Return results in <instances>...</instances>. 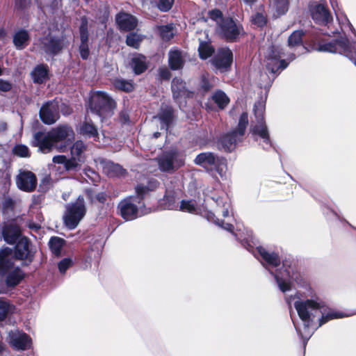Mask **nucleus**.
Masks as SVG:
<instances>
[{"mask_svg": "<svg viewBox=\"0 0 356 356\" xmlns=\"http://www.w3.org/2000/svg\"><path fill=\"white\" fill-rule=\"evenodd\" d=\"M294 307L297 310L300 318L303 323L302 327H297L296 325L295 327L297 332L303 339L304 346H305L306 342L314 332V330L311 329L310 326L314 318L317 315L321 314V318L319 319L318 327L330 320L347 316V315L342 312L328 308L323 301L318 299L297 300L294 303Z\"/></svg>", "mask_w": 356, "mask_h": 356, "instance_id": "1", "label": "nucleus"}, {"mask_svg": "<svg viewBox=\"0 0 356 356\" xmlns=\"http://www.w3.org/2000/svg\"><path fill=\"white\" fill-rule=\"evenodd\" d=\"M74 139V132L68 125H59L48 132L38 131L33 136V145L40 152L47 154L53 149L65 152Z\"/></svg>", "mask_w": 356, "mask_h": 356, "instance_id": "2", "label": "nucleus"}, {"mask_svg": "<svg viewBox=\"0 0 356 356\" xmlns=\"http://www.w3.org/2000/svg\"><path fill=\"white\" fill-rule=\"evenodd\" d=\"M158 181L152 179L147 185L139 184L136 187V195L130 196L122 200L118 204L120 216L126 220H132L150 212L147 210L143 201L149 191L158 186Z\"/></svg>", "mask_w": 356, "mask_h": 356, "instance_id": "3", "label": "nucleus"}, {"mask_svg": "<svg viewBox=\"0 0 356 356\" xmlns=\"http://www.w3.org/2000/svg\"><path fill=\"white\" fill-rule=\"evenodd\" d=\"M0 277H5L8 287L18 285L24 277V272L19 267L14 266L11 250L8 248L0 251Z\"/></svg>", "mask_w": 356, "mask_h": 356, "instance_id": "4", "label": "nucleus"}, {"mask_svg": "<svg viewBox=\"0 0 356 356\" xmlns=\"http://www.w3.org/2000/svg\"><path fill=\"white\" fill-rule=\"evenodd\" d=\"M211 19L217 24V33L228 41H234L243 33L241 25L230 17H222V13L218 10L209 12Z\"/></svg>", "mask_w": 356, "mask_h": 356, "instance_id": "5", "label": "nucleus"}, {"mask_svg": "<svg viewBox=\"0 0 356 356\" xmlns=\"http://www.w3.org/2000/svg\"><path fill=\"white\" fill-rule=\"evenodd\" d=\"M194 163L200 165L209 172H216L221 178H226L227 160L212 152L199 154L195 159Z\"/></svg>", "mask_w": 356, "mask_h": 356, "instance_id": "6", "label": "nucleus"}, {"mask_svg": "<svg viewBox=\"0 0 356 356\" xmlns=\"http://www.w3.org/2000/svg\"><path fill=\"white\" fill-rule=\"evenodd\" d=\"M89 105L90 111L102 119L111 116L115 108L114 101L103 92H94Z\"/></svg>", "mask_w": 356, "mask_h": 356, "instance_id": "7", "label": "nucleus"}, {"mask_svg": "<svg viewBox=\"0 0 356 356\" xmlns=\"http://www.w3.org/2000/svg\"><path fill=\"white\" fill-rule=\"evenodd\" d=\"M248 123V114L243 113L240 117L237 129L225 135L220 140L225 151L231 152L235 149L237 143L242 140Z\"/></svg>", "mask_w": 356, "mask_h": 356, "instance_id": "8", "label": "nucleus"}, {"mask_svg": "<svg viewBox=\"0 0 356 356\" xmlns=\"http://www.w3.org/2000/svg\"><path fill=\"white\" fill-rule=\"evenodd\" d=\"M265 111V104L259 101L254 104V113L256 118V124L251 127V133L254 136H259L265 143L264 148H268L270 146V141L267 127L264 120V113Z\"/></svg>", "mask_w": 356, "mask_h": 356, "instance_id": "9", "label": "nucleus"}, {"mask_svg": "<svg viewBox=\"0 0 356 356\" xmlns=\"http://www.w3.org/2000/svg\"><path fill=\"white\" fill-rule=\"evenodd\" d=\"M86 211L84 199L79 196L74 203L66 206V212L63 216L65 225L70 229L76 227Z\"/></svg>", "mask_w": 356, "mask_h": 356, "instance_id": "10", "label": "nucleus"}, {"mask_svg": "<svg viewBox=\"0 0 356 356\" xmlns=\"http://www.w3.org/2000/svg\"><path fill=\"white\" fill-rule=\"evenodd\" d=\"M179 209L184 212L200 214L205 217L208 220L215 222L224 229L233 232L234 226L232 224L225 223L222 221H219L218 219H216L214 213L211 211L202 210L197 206L194 200H182L179 207Z\"/></svg>", "mask_w": 356, "mask_h": 356, "instance_id": "11", "label": "nucleus"}, {"mask_svg": "<svg viewBox=\"0 0 356 356\" xmlns=\"http://www.w3.org/2000/svg\"><path fill=\"white\" fill-rule=\"evenodd\" d=\"M184 163L183 155L177 151L164 153L158 159L159 169L163 172H172Z\"/></svg>", "mask_w": 356, "mask_h": 356, "instance_id": "12", "label": "nucleus"}, {"mask_svg": "<svg viewBox=\"0 0 356 356\" xmlns=\"http://www.w3.org/2000/svg\"><path fill=\"white\" fill-rule=\"evenodd\" d=\"M282 51L278 47H270L266 52L265 61L267 69L272 73L284 70L288 66L285 60H281Z\"/></svg>", "mask_w": 356, "mask_h": 356, "instance_id": "13", "label": "nucleus"}, {"mask_svg": "<svg viewBox=\"0 0 356 356\" xmlns=\"http://www.w3.org/2000/svg\"><path fill=\"white\" fill-rule=\"evenodd\" d=\"M60 104L56 100L45 103L40 110L41 120L47 124L55 123L59 118Z\"/></svg>", "mask_w": 356, "mask_h": 356, "instance_id": "14", "label": "nucleus"}, {"mask_svg": "<svg viewBox=\"0 0 356 356\" xmlns=\"http://www.w3.org/2000/svg\"><path fill=\"white\" fill-rule=\"evenodd\" d=\"M319 51L346 54L349 51V42L346 37L332 42H322L317 47Z\"/></svg>", "mask_w": 356, "mask_h": 356, "instance_id": "15", "label": "nucleus"}, {"mask_svg": "<svg viewBox=\"0 0 356 356\" xmlns=\"http://www.w3.org/2000/svg\"><path fill=\"white\" fill-rule=\"evenodd\" d=\"M232 52L228 48L222 47L218 50L216 54L211 60L216 69L223 72L226 71L232 63Z\"/></svg>", "mask_w": 356, "mask_h": 356, "instance_id": "16", "label": "nucleus"}, {"mask_svg": "<svg viewBox=\"0 0 356 356\" xmlns=\"http://www.w3.org/2000/svg\"><path fill=\"white\" fill-rule=\"evenodd\" d=\"M8 338L9 343L16 350H24L31 346V339L29 336L19 330L10 332Z\"/></svg>", "mask_w": 356, "mask_h": 356, "instance_id": "17", "label": "nucleus"}, {"mask_svg": "<svg viewBox=\"0 0 356 356\" xmlns=\"http://www.w3.org/2000/svg\"><path fill=\"white\" fill-rule=\"evenodd\" d=\"M173 113L171 107L162 106L158 115L153 118V123L160 127L161 130L168 131L173 121Z\"/></svg>", "mask_w": 356, "mask_h": 356, "instance_id": "18", "label": "nucleus"}, {"mask_svg": "<svg viewBox=\"0 0 356 356\" xmlns=\"http://www.w3.org/2000/svg\"><path fill=\"white\" fill-rule=\"evenodd\" d=\"M17 187L26 192L33 191L37 184L35 175L31 171H21L17 177Z\"/></svg>", "mask_w": 356, "mask_h": 356, "instance_id": "19", "label": "nucleus"}, {"mask_svg": "<svg viewBox=\"0 0 356 356\" xmlns=\"http://www.w3.org/2000/svg\"><path fill=\"white\" fill-rule=\"evenodd\" d=\"M65 46L64 39H59L49 35L42 40L41 48L50 55L57 54Z\"/></svg>", "mask_w": 356, "mask_h": 356, "instance_id": "20", "label": "nucleus"}, {"mask_svg": "<svg viewBox=\"0 0 356 356\" xmlns=\"http://www.w3.org/2000/svg\"><path fill=\"white\" fill-rule=\"evenodd\" d=\"M255 257L260 256L261 259L266 262V268H275L280 265V259L277 254L275 252H270L263 247H257L253 251Z\"/></svg>", "mask_w": 356, "mask_h": 356, "instance_id": "21", "label": "nucleus"}, {"mask_svg": "<svg viewBox=\"0 0 356 356\" xmlns=\"http://www.w3.org/2000/svg\"><path fill=\"white\" fill-rule=\"evenodd\" d=\"M312 19L318 24H325L331 19L330 14L327 8L322 4H318L313 7L311 10Z\"/></svg>", "mask_w": 356, "mask_h": 356, "instance_id": "22", "label": "nucleus"}, {"mask_svg": "<svg viewBox=\"0 0 356 356\" xmlns=\"http://www.w3.org/2000/svg\"><path fill=\"white\" fill-rule=\"evenodd\" d=\"M116 22L119 28L125 31H131L137 26V19L128 13H120L116 17Z\"/></svg>", "mask_w": 356, "mask_h": 356, "instance_id": "23", "label": "nucleus"}, {"mask_svg": "<svg viewBox=\"0 0 356 356\" xmlns=\"http://www.w3.org/2000/svg\"><path fill=\"white\" fill-rule=\"evenodd\" d=\"M280 289L282 292H286L291 289L290 280H293V274L290 275V271L288 269H284L283 271H280L273 274Z\"/></svg>", "mask_w": 356, "mask_h": 356, "instance_id": "24", "label": "nucleus"}, {"mask_svg": "<svg viewBox=\"0 0 356 356\" xmlns=\"http://www.w3.org/2000/svg\"><path fill=\"white\" fill-rule=\"evenodd\" d=\"M2 235L8 243L13 244L19 239L20 230L16 225L6 224L2 228Z\"/></svg>", "mask_w": 356, "mask_h": 356, "instance_id": "25", "label": "nucleus"}, {"mask_svg": "<svg viewBox=\"0 0 356 356\" xmlns=\"http://www.w3.org/2000/svg\"><path fill=\"white\" fill-rule=\"evenodd\" d=\"M172 91L173 97L176 100L188 96L189 92L186 90L185 83L181 79L175 78L172 82Z\"/></svg>", "mask_w": 356, "mask_h": 356, "instance_id": "26", "label": "nucleus"}, {"mask_svg": "<svg viewBox=\"0 0 356 356\" xmlns=\"http://www.w3.org/2000/svg\"><path fill=\"white\" fill-rule=\"evenodd\" d=\"M168 62L170 67L173 70L181 68L184 63L182 53L179 50H171L168 54Z\"/></svg>", "mask_w": 356, "mask_h": 356, "instance_id": "27", "label": "nucleus"}, {"mask_svg": "<svg viewBox=\"0 0 356 356\" xmlns=\"http://www.w3.org/2000/svg\"><path fill=\"white\" fill-rule=\"evenodd\" d=\"M29 255V243L26 238H20L15 250V256L18 259H27Z\"/></svg>", "mask_w": 356, "mask_h": 356, "instance_id": "28", "label": "nucleus"}, {"mask_svg": "<svg viewBox=\"0 0 356 356\" xmlns=\"http://www.w3.org/2000/svg\"><path fill=\"white\" fill-rule=\"evenodd\" d=\"M270 8L275 17L286 13L289 8V0H271Z\"/></svg>", "mask_w": 356, "mask_h": 356, "instance_id": "29", "label": "nucleus"}, {"mask_svg": "<svg viewBox=\"0 0 356 356\" xmlns=\"http://www.w3.org/2000/svg\"><path fill=\"white\" fill-rule=\"evenodd\" d=\"M29 40V35L26 30H19L13 35V43L17 49H22L25 48Z\"/></svg>", "mask_w": 356, "mask_h": 356, "instance_id": "30", "label": "nucleus"}, {"mask_svg": "<svg viewBox=\"0 0 356 356\" xmlns=\"http://www.w3.org/2000/svg\"><path fill=\"white\" fill-rule=\"evenodd\" d=\"M103 169L105 173L111 177L122 175L124 172V169L119 164L111 161L105 162Z\"/></svg>", "mask_w": 356, "mask_h": 356, "instance_id": "31", "label": "nucleus"}, {"mask_svg": "<svg viewBox=\"0 0 356 356\" xmlns=\"http://www.w3.org/2000/svg\"><path fill=\"white\" fill-rule=\"evenodd\" d=\"M47 67L46 65H40L35 67L31 75L35 83H40L47 79Z\"/></svg>", "mask_w": 356, "mask_h": 356, "instance_id": "32", "label": "nucleus"}, {"mask_svg": "<svg viewBox=\"0 0 356 356\" xmlns=\"http://www.w3.org/2000/svg\"><path fill=\"white\" fill-rule=\"evenodd\" d=\"M131 61L136 74H141L147 69L145 57L144 56L140 54L134 55Z\"/></svg>", "mask_w": 356, "mask_h": 356, "instance_id": "33", "label": "nucleus"}, {"mask_svg": "<svg viewBox=\"0 0 356 356\" xmlns=\"http://www.w3.org/2000/svg\"><path fill=\"white\" fill-rule=\"evenodd\" d=\"M163 209L178 210L179 205L176 202V198L173 193L166 194L161 203Z\"/></svg>", "mask_w": 356, "mask_h": 356, "instance_id": "34", "label": "nucleus"}, {"mask_svg": "<svg viewBox=\"0 0 356 356\" xmlns=\"http://www.w3.org/2000/svg\"><path fill=\"white\" fill-rule=\"evenodd\" d=\"M65 243V241L64 239L57 236L51 237L49 242L51 252L56 256L60 254L61 249Z\"/></svg>", "mask_w": 356, "mask_h": 356, "instance_id": "35", "label": "nucleus"}, {"mask_svg": "<svg viewBox=\"0 0 356 356\" xmlns=\"http://www.w3.org/2000/svg\"><path fill=\"white\" fill-rule=\"evenodd\" d=\"M86 145L82 141L78 140L75 142L71 147V156L83 161V154L86 151Z\"/></svg>", "mask_w": 356, "mask_h": 356, "instance_id": "36", "label": "nucleus"}, {"mask_svg": "<svg viewBox=\"0 0 356 356\" xmlns=\"http://www.w3.org/2000/svg\"><path fill=\"white\" fill-rule=\"evenodd\" d=\"M159 34L165 41H168L175 35L176 31L172 24H167L159 27Z\"/></svg>", "mask_w": 356, "mask_h": 356, "instance_id": "37", "label": "nucleus"}, {"mask_svg": "<svg viewBox=\"0 0 356 356\" xmlns=\"http://www.w3.org/2000/svg\"><path fill=\"white\" fill-rule=\"evenodd\" d=\"M198 51L202 59H207L212 55L214 49L209 42L201 41L198 47Z\"/></svg>", "mask_w": 356, "mask_h": 356, "instance_id": "38", "label": "nucleus"}, {"mask_svg": "<svg viewBox=\"0 0 356 356\" xmlns=\"http://www.w3.org/2000/svg\"><path fill=\"white\" fill-rule=\"evenodd\" d=\"M212 99L218 104L220 108H224L229 102L228 97L221 90L216 91L213 95Z\"/></svg>", "mask_w": 356, "mask_h": 356, "instance_id": "39", "label": "nucleus"}, {"mask_svg": "<svg viewBox=\"0 0 356 356\" xmlns=\"http://www.w3.org/2000/svg\"><path fill=\"white\" fill-rule=\"evenodd\" d=\"M216 202L217 207H218L217 211L221 212L223 217H227L229 216V209L230 208L229 200L227 198L218 197Z\"/></svg>", "mask_w": 356, "mask_h": 356, "instance_id": "40", "label": "nucleus"}, {"mask_svg": "<svg viewBox=\"0 0 356 356\" xmlns=\"http://www.w3.org/2000/svg\"><path fill=\"white\" fill-rule=\"evenodd\" d=\"M80 132L82 135L88 137H95L97 135V128L90 122H84L80 128Z\"/></svg>", "mask_w": 356, "mask_h": 356, "instance_id": "41", "label": "nucleus"}, {"mask_svg": "<svg viewBox=\"0 0 356 356\" xmlns=\"http://www.w3.org/2000/svg\"><path fill=\"white\" fill-rule=\"evenodd\" d=\"M144 37L137 33H130L127 36L126 43L128 46L138 49Z\"/></svg>", "mask_w": 356, "mask_h": 356, "instance_id": "42", "label": "nucleus"}, {"mask_svg": "<svg viewBox=\"0 0 356 356\" xmlns=\"http://www.w3.org/2000/svg\"><path fill=\"white\" fill-rule=\"evenodd\" d=\"M302 31H295L289 38L288 43L290 47L299 46L302 44Z\"/></svg>", "mask_w": 356, "mask_h": 356, "instance_id": "43", "label": "nucleus"}, {"mask_svg": "<svg viewBox=\"0 0 356 356\" xmlns=\"http://www.w3.org/2000/svg\"><path fill=\"white\" fill-rule=\"evenodd\" d=\"M114 86L116 88L125 92H130L134 89V86L130 81L122 79H115Z\"/></svg>", "mask_w": 356, "mask_h": 356, "instance_id": "44", "label": "nucleus"}, {"mask_svg": "<svg viewBox=\"0 0 356 356\" xmlns=\"http://www.w3.org/2000/svg\"><path fill=\"white\" fill-rule=\"evenodd\" d=\"M81 43H88V21L83 17L81 19V25L80 26Z\"/></svg>", "mask_w": 356, "mask_h": 356, "instance_id": "45", "label": "nucleus"}, {"mask_svg": "<svg viewBox=\"0 0 356 356\" xmlns=\"http://www.w3.org/2000/svg\"><path fill=\"white\" fill-rule=\"evenodd\" d=\"M13 153L20 157H29L30 156L29 149L24 145H17L13 147Z\"/></svg>", "mask_w": 356, "mask_h": 356, "instance_id": "46", "label": "nucleus"}, {"mask_svg": "<svg viewBox=\"0 0 356 356\" xmlns=\"http://www.w3.org/2000/svg\"><path fill=\"white\" fill-rule=\"evenodd\" d=\"M81 162L83 161L79 160V159H76L71 156L70 159L67 158L64 168L66 170L68 171L75 170L80 165Z\"/></svg>", "mask_w": 356, "mask_h": 356, "instance_id": "47", "label": "nucleus"}, {"mask_svg": "<svg viewBox=\"0 0 356 356\" xmlns=\"http://www.w3.org/2000/svg\"><path fill=\"white\" fill-rule=\"evenodd\" d=\"M11 310V306L5 301L0 300V321L4 320Z\"/></svg>", "mask_w": 356, "mask_h": 356, "instance_id": "48", "label": "nucleus"}, {"mask_svg": "<svg viewBox=\"0 0 356 356\" xmlns=\"http://www.w3.org/2000/svg\"><path fill=\"white\" fill-rule=\"evenodd\" d=\"M157 3L158 8L161 11H168L169 10L174 2V0H155Z\"/></svg>", "mask_w": 356, "mask_h": 356, "instance_id": "49", "label": "nucleus"}, {"mask_svg": "<svg viewBox=\"0 0 356 356\" xmlns=\"http://www.w3.org/2000/svg\"><path fill=\"white\" fill-rule=\"evenodd\" d=\"M73 261L70 258L62 259L58 265L60 273H65L66 270L72 265Z\"/></svg>", "mask_w": 356, "mask_h": 356, "instance_id": "50", "label": "nucleus"}, {"mask_svg": "<svg viewBox=\"0 0 356 356\" xmlns=\"http://www.w3.org/2000/svg\"><path fill=\"white\" fill-rule=\"evenodd\" d=\"M252 22L257 26H263L266 24V19L262 13H257L252 17Z\"/></svg>", "mask_w": 356, "mask_h": 356, "instance_id": "51", "label": "nucleus"}, {"mask_svg": "<svg viewBox=\"0 0 356 356\" xmlns=\"http://www.w3.org/2000/svg\"><path fill=\"white\" fill-rule=\"evenodd\" d=\"M80 55L82 58L86 59L89 56V49L88 43H81L79 47Z\"/></svg>", "mask_w": 356, "mask_h": 356, "instance_id": "52", "label": "nucleus"}, {"mask_svg": "<svg viewBox=\"0 0 356 356\" xmlns=\"http://www.w3.org/2000/svg\"><path fill=\"white\" fill-rule=\"evenodd\" d=\"M14 202L10 198H6L3 201L2 207L3 212H8L9 210H11L13 207Z\"/></svg>", "mask_w": 356, "mask_h": 356, "instance_id": "53", "label": "nucleus"}, {"mask_svg": "<svg viewBox=\"0 0 356 356\" xmlns=\"http://www.w3.org/2000/svg\"><path fill=\"white\" fill-rule=\"evenodd\" d=\"M159 76L163 79H169L170 78V72L167 67L159 69Z\"/></svg>", "mask_w": 356, "mask_h": 356, "instance_id": "54", "label": "nucleus"}, {"mask_svg": "<svg viewBox=\"0 0 356 356\" xmlns=\"http://www.w3.org/2000/svg\"><path fill=\"white\" fill-rule=\"evenodd\" d=\"M337 19H339V22L342 23L344 27L347 26L350 30H352L353 29L351 23L350 22V21L346 16H343V18L340 19L339 15L337 14Z\"/></svg>", "mask_w": 356, "mask_h": 356, "instance_id": "55", "label": "nucleus"}, {"mask_svg": "<svg viewBox=\"0 0 356 356\" xmlns=\"http://www.w3.org/2000/svg\"><path fill=\"white\" fill-rule=\"evenodd\" d=\"M67 157L65 155H57L53 157V162L54 163L64 164L65 163Z\"/></svg>", "mask_w": 356, "mask_h": 356, "instance_id": "56", "label": "nucleus"}, {"mask_svg": "<svg viewBox=\"0 0 356 356\" xmlns=\"http://www.w3.org/2000/svg\"><path fill=\"white\" fill-rule=\"evenodd\" d=\"M11 89V84L8 82L0 79V90L6 92Z\"/></svg>", "mask_w": 356, "mask_h": 356, "instance_id": "57", "label": "nucleus"}, {"mask_svg": "<svg viewBox=\"0 0 356 356\" xmlns=\"http://www.w3.org/2000/svg\"><path fill=\"white\" fill-rule=\"evenodd\" d=\"M201 87L206 91L209 90L211 87L207 78L204 75L202 77Z\"/></svg>", "mask_w": 356, "mask_h": 356, "instance_id": "58", "label": "nucleus"}, {"mask_svg": "<svg viewBox=\"0 0 356 356\" xmlns=\"http://www.w3.org/2000/svg\"><path fill=\"white\" fill-rule=\"evenodd\" d=\"M96 198L99 202L104 203L106 201V195L104 193H99L97 195Z\"/></svg>", "mask_w": 356, "mask_h": 356, "instance_id": "59", "label": "nucleus"}, {"mask_svg": "<svg viewBox=\"0 0 356 356\" xmlns=\"http://www.w3.org/2000/svg\"><path fill=\"white\" fill-rule=\"evenodd\" d=\"M244 3H247V4H249V5H252V3H254L257 0H242Z\"/></svg>", "mask_w": 356, "mask_h": 356, "instance_id": "60", "label": "nucleus"}, {"mask_svg": "<svg viewBox=\"0 0 356 356\" xmlns=\"http://www.w3.org/2000/svg\"><path fill=\"white\" fill-rule=\"evenodd\" d=\"M160 135H161V134L158 131L154 133V134H153L154 137L156 138H159L160 136Z\"/></svg>", "mask_w": 356, "mask_h": 356, "instance_id": "61", "label": "nucleus"}, {"mask_svg": "<svg viewBox=\"0 0 356 356\" xmlns=\"http://www.w3.org/2000/svg\"><path fill=\"white\" fill-rule=\"evenodd\" d=\"M40 227L36 225H30V228L38 229Z\"/></svg>", "mask_w": 356, "mask_h": 356, "instance_id": "62", "label": "nucleus"}, {"mask_svg": "<svg viewBox=\"0 0 356 356\" xmlns=\"http://www.w3.org/2000/svg\"><path fill=\"white\" fill-rule=\"evenodd\" d=\"M1 130H5V129H6V124L2 123V124H1Z\"/></svg>", "mask_w": 356, "mask_h": 356, "instance_id": "63", "label": "nucleus"}, {"mask_svg": "<svg viewBox=\"0 0 356 356\" xmlns=\"http://www.w3.org/2000/svg\"><path fill=\"white\" fill-rule=\"evenodd\" d=\"M70 112H71V111H70V109L67 108V111H63V113H64L65 115H67V114H70Z\"/></svg>", "mask_w": 356, "mask_h": 356, "instance_id": "64", "label": "nucleus"}]
</instances>
